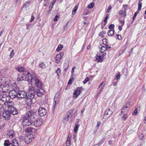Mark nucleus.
Wrapping results in <instances>:
<instances>
[{
	"label": "nucleus",
	"mask_w": 146,
	"mask_h": 146,
	"mask_svg": "<svg viewBox=\"0 0 146 146\" xmlns=\"http://www.w3.org/2000/svg\"><path fill=\"white\" fill-rule=\"evenodd\" d=\"M76 68L74 66L73 67L72 69V71L71 72L72 74L73 75L74 74V69H75Z\"/></svg>",
	"instance_id": "obj_59"
},
{
	"label": "nucleus",
	"mask_w": 146,
	"mask_h": 146,
	"mask_svg": "<svg viewBox=\"0 0 146 146\" xmlns=\"http://www.w3.org/2000/svg\"><path fill=\"white\" fill-rule=\"evenodd\" d=\"M11 86L13 90H16L15 89L17 90L18 88L16 84L15 83H14L11 85Z\"/></svg>",
	"instance_id": "obj_31"
},
{
	"label": "nucleus",
	"mask_w": 146,
	"mask_h": 146,
	"mask_svg": "<svg viewBox=\"0 0 146 146\" xmlns=\"http://www.w3.org/2000/svg\"><path fill=\"white\" fill-rule=\"evenodd\" d=\"M139 13V11H138L136 12L135 13L134 16L133 18V21H134V19L136 17V16H137V14Z\"/></svg>",
	"instance_id": "obj_39"
},
{
	"label": "nucleus",
	"mask_w": 146,
	"mask_h": 146,
	"mask_svg": "<svg viewBox=\"0 0 146 146\" xmlns=\"http://www.w3.org/2000/svg\"><path fill=\"white\" fill-rule=\"evenodd\" d=\"M32 129L30 127H29L27 129V131L28 132H30L32 131Z\"/></svg>",
	"instance_id": "obj_58"
},
{
	"label": "nucleus",
	"mask_w": 146,
	"mask_h": 146,
	"mask_svg": "<svg viewBox=\"0 0 146 146\" xmlns=\"http://www.w3.org/2000/svg\"><path fill=\"white\" fill-rule=\"evenodd\" d=\"M33 79L31 82L32 84H35L36 86L38 88H41L43 86L42 83L36 75L35 78H33Z\"/></svg>",
	"instance_id": "obj_3"
},
{
	"label": "nucleus",
	"mask_w": 146,
	"mask_h": 146,
	"mask_svg": "<svg viewBox=\"0 0 146 146\" xmlns=\"http://www.w3.org/2000/svg\"><path fill=\"white\" fill-rule=\"evenodd\" d=\"M124 19L122 21H119L120 22V23H121V26H123L124 24L125 21H124Z\"/></svg>",
	"instance_id": "obj_53"
},
{
	"label": "nucleus",
	"mask_w": 146,
	"mask_h": 146,
	"mask_svg": "<svg viewBox=\"0 0 146 146\" xmlns=\"http://www.w3.org/2000/svg\"><path fill=\"white\" fill-rule=\"evenodd\" d=\"M44 91L43 89L40 88L38 90L36 91H35V93L38 96H41L44 93Z\"/></svg>",
	"instance_id": "obj_18"
},
{
	"label": "nucleus",
	"mask_w": 146,
	"mask_h": 146,
	"mask_svg": "<svg viewBox=\"0 0 146 146\" xmlns=\"http://www.w3.org/2000/svg\"><path fill=\"white\" fill-rule=\"evenodd\" d=\"M32 136L33 135L30 134L25 137L24 141L26 144H29L34 139V137Z\"/></svg>",
	"instance_id": "obj_6"
},
{
	"label": "nucleus",
	"mask_w": 146,
	"mask_h": 146,
	"mask_svg": "<svg viewBox=\"0 0 146 146\" xmlns=\"http://www.w3.org/2000/svg\"><path fill=\"white\" fill-rule=\"evenodd\" d=\"M11 143H10L8 140H6L4 141V145L5 146H9Z\"/></svg>",
	"instance_id": "obj_28"
},
{
	"label": "nucleus",
	"mask_w": 146,
	"mask_h": 146,
	"mask_svg": "<svg viewBox=\"0 0 146 146\" xmlns=\"http://www.w3.org/2000/svg\"><path fill=\"white\" fill-rule=\"evenodd\" d=\"M121 76L120 73H119L117 75H116L115 76V78H114V79H115L116 78L117 79H119L120 78Z\"/></svg>",
	"instance_id": "obj_46"
},
{
	"label": "nucleus",
	"mask_w": 146,
	"mask_h": 146,
	"mask_svg": "<svg viewBox=\"0 0 146 146\" xmlns=\"http://www.w3.org/2000/svg\"><path fill=\"white\" fill-rule=\"evenodd\" d=\"M22 75L20 74L18 75L17 78L18 81H22L23 80L27 81H30L31 82L33 80V78H35L36 75L35 74H31L29 72L27 71L24 72L22 73Z\"/></svg>",
	"instance_id": "obj_2"
},
{
	"label": "nucleus",
	"mask_w": 146,
	"mask_h": 146,
	"mask_svg": "<svg viewBox=\"0 0 146 146\" xmlns=\"http://www.w3.org/2000/svg\"><path fill=\"white\" fill-rule=\"evenodd\" d=\"M7 106H8V109H11L12 108H15L13 107L14 106V103L12 102H9V101L7 102Z\"/></svg>",
	"instance_id": "obj_23"
},
{
	"label": "nucleus",
	"mask_w": 146,
	"mask_h": 146,
	"mask_svg": "<svg viewBox=\"0 0 146 146\" xmlns=\"http://www.w3.org/2000/svg\"><path fill=\"white\" fill-rule=\"evenodd\" d=\"M18 93L16 91V90H13L9 92L8 93V96L9 98L11 99H14L17 97Z\"/></svg>",
	"instance_id": "obj_7"
},
{
	"label": "nucleus",
	"mask_w": 146,
	"mask_h": 146,
	"mask_svg": "<svg viewBox=\"0 0 146 146\" xmlns=\"http://www.w3.org/2000/svg\"><path fill=\"white\" fill-rule=\"evenodd\" d=\"M7 136L10 138H13L15 135V133L13 130H9L7 132Z\"/></svg>",
	"instance_id": "obj_15"
},
{
	"label": "nucleus",
	"mask_w": 146,
	"mask_h": 146,
	"mask_svg": "<svg viewBox=\"0 0 146 146\" xmlns=\"http://www.w3.org/2000/svg\"><path fill=\"white\" fill-rule=\"evenodd\" d=\"M111 5H109L108 7V9L107 10V12L109 13L110 12V10L111 9Z\"/></svg>",
	"instance_id": "obj_55"
},
{
	"label": "nucleus",
	"mask_w": 146,
	"mask_h": 146,
	"mask_svg": "<svg viewBox=\"0 0 146 146\" xmlns=\"http://www.w3.org/2000/svg\"><path fill=\"white\" fill-rule=\"evenodd\" d=\"M139 137L140 139L142 140L143 139V134H140L139 136Z\"/></svg>",
	"instance_id": "obj_63"
},
{
	"label": "nucleus",
	"mask_w": 146,
	"mask_h": 146,
	"mask_svg": "<svg viewBox=\"0 0 146 146\" xmlns=\"http://www.w3.org/2000/svg\"><path fill=\"white\" fill-rule=\"evenodd\" d=\"M72 83V80L71 78L70 79L68 83V85L71 84Z\"/></svg>",
	"instance_id": "obj_62"
},
{
	"label": "nucleus",
	"mask_w": 146,
	"mask_h": 146,
	"mask_svg": "<svg viewBox=\"0 0 146 146\" xmlns=\"http://www.w3.org/2000/svg\"><path fill=\"white\" fill-rule=\"evenodd\" d=\"M2 115L3 117L5 119H9L11 116L10 111L8 110L4 111Z\"/></svg>",
	"instance_id": "obj_8"
},
{
	"label": "nucleus",
	"mask_w": 146,
	"mask_h": 146,
	"mask_svg": "<svg viewBox=\"0 0 146 146\" xmlns=\"http://www.w3.org/2000/svg\"><path fill=\"white\" fill-rule=\"evenodd\" d=\"M53 5H51L49 6V11H50L51 10H52V9L53 7Z\"/></svg>",
	"instance_id": "obj_60"
},
{
	"label": "nucleus",
	"mask_w": 146,
	"mask_h": 146,
	"mask_svg": "<svg viewBox=\"0 0 146 146\" xmlns=\"http://www.w3.org/2000/svg\"><path fill=\"white\" fill-rule=\"evenodd\" d=\"M7 79V78L6 77H3L0 78V82L2 84H3L6 80Z\"/></svg>",
	"instance_id": "obj_25"
},
{
	"label": "nucleus",
	"mask_w": 146,
	"mask_h": 146,
	"mask_svg": "<svg viewBox=\"0 0 146 146\" xmlns=\"http://www.w3.org/2000/svg\"><path fill=\"white\" fill-rule=\"evenodd\" d=\"M79 127V125H76L75 126L74 128V131L75 132H76L78 130V129Z\"/></svg>",
	"instance_id": "obj_42"
},
{
	"label": "nucleus",
	"mask_w": 146,
	"mask_h": 146,
	"mask_svg": "<svg viewBox=\"0 0 146 146\" xmlns=\"http://www.w3.org/2000/svg\"><path fill=\"white\" fill-rule=\"evenodd\" d=\"M26 103L28 105H30L33 103V99L31 98L26 97Z\"/></svg>",
	"instance_id": "obj_22"
},
{
	"label": "nucleus",
	"mask_w": 146,
	"mask_h": 146,
	"mask_svg": "<svg viewBox=\"0 0 146 146\" xmlns=\"http://www.w3.org/2000/svg\"><path fill=\"white\" fill-rule=\"evenodd\" d=\"M9 82L8 81H7L6 80L5 81V82L3 84H4V85H5V86H9Z\"/></svg>",
	"instance_id": "obj_48"
},
{
	"label": "nucleus",
	"mask_w": 146,
	"mask_h": 146,
	"mask_svg": "<svg viewBox=\"0 0 146 146\" xmlns=\"http://www.w3.org/2000/svg\"><path fill=\"white\" fill-rule=\"evenodd\" d=\"M42 123V119L37 118L36 120L32 121V125H34L36 127L39 126Z\"/></svg>",
	"instance_id": "obj_12"
},
{
	"label": "nucleus",
	"mask_w": 146,
	"mask_h": 146,
	"mask_svg": "<svg viewBox=\"0 0 146 146\" xmlns=\"http://www.w3.org/2000/svg\"><path fill=\"white\" fill-rule=\"evenodd\" d=\"M10 111L11 114L13 115H17L18 113L17 110L15 108H12L11 109H9L8 110Z\"/></svg>",
	"instance_id": "obj_19"
},
{
	"label": "nucleus",
	"mask_w": 146,
	"mask_h": 146,
	"mask_svg": "<svg viewBox=\"0 0 146 146\" xmlns=\"http://www.w3.org/2000/svg\"><path fill=\"white\" fill-rule=\"evenodd\" d=\"M36 113L33 111H29L24 116L22 124L24 126H28L32 124V119L36 116Z\"/></svg>",
	"instance_id": "obj_1"
},
{
	"label": "nucleus",
	"mask_w": 146,
	"mask_h": 146,
	"mask_svg": "<svg viewBox=\"0 0 146 146\" xmlns=\"http://www.w3.org/2000/svg\"><path fill=\"white\" fill-rule=\"evenodd\" d=\"M142 7V4L141 3H139L138 4V10L139 11H140L141 10Z\"/></svg>",
	"instance_id": "obj_43"
},
{
	"label": "nucleus",
	"mask_w": 146,
	"mask_h": 146,
	"mask_svg": "<svg viewBox=\"0 0 146 146\" xmlns=\"http://www.w3.org/2000/svg\"><path fill=\"white\" fill-rule=\"evenodd\" d=\"M104 142V140L103 139L102 140L100 141L98 143V144L99 145H101L102 144L103 142Z\"/></svg>",
	"instance_id": "obj_64"
},
{
	"label": "nucleus",
	"mask_w": 146,
	"mask_h": 146,
	"mask_svg": "<svg viewBox=\"0 0 146 146\" xmlns=\"http://www.w3.org/2000/svg\"><path fill=\"white\" fill-rule=\"evenodd\" d=\"M60 95V92H57L55 95V97L54 98V99L58 100V98L59 97Z\"/></svg>",
	"instance_id": "obj_34"
},
{
	"label": "nucleus",
	"mask_w": 146,
	"mask_h": 146,
	"mask_svg": "<svg viewBox=\"0 0 146 146\" xmlns=\"http://www.w3.org/2000/svg\"><path fill=\"white\" fill-rule=\"evenodd\" d=\"M94 5V4L93 3H91L88 5V8L89 9H92L93 8Z\"/></svg>",
	"instance_id": "obj_36"
},
{
	"label": "nucleus",
	"mask_w": 146,
	"mask_h": 146,
	"mask_svg": "<svg viewBox=\"0 0 146 146\" xmlns=\"http://www.w3.org/2000/svg\"><path fill=\"white\" fill-rule=\"evenodd\" d=\"M64 53L63 52H61L56 55L55 59V62L57 64H58L60 62L62 57L64 56Z\"/></svg>",
	"instance_id": "obj_9"
},
{
	"label": "nucleus",
	"mask_w": 146,
	"mask_h": 146,
	"mask_svg": "<svg viewBox=\"0 0 146 146\" xmlns=\"http://www.w3.org/2000/svg\"><path fill=\"white\" fill-rule=\"evenodd\" d=\"M71 117L72 116H70L68 114H65L62 120V122L63 123L65 124L68 122V119Z\"/></svg>",
	"instance_id": "obj_16"
},
{
	"label": "nucleus",
	"mask_w": 146,
	"mask_h": 146,
	"mask_svg": "<svg viewBox=\"0 0 146 146\" xmlns=\"http://www.w3.org/2000/svg\"><path fill=\"white\" fill-rule=\"evenodd\" d=\"M9 146H19L18 141L16 138L13 139Z\"/></svg>",
	"instance_id": "obj_20"
},
{
	"label": "nucleus",
	"mask_w": 146,
	"mask_h": 146,
	"mask_svg": "<svg viewBox=\"0 0 146 146\" xmlns=\"http://www.w3.org/2000/svg\"><path fill=\"white\" fill-rule=\"evenodd\" d=\"M38 112L39 115L43 116L46 114L47 111L45 108L41 107L39 108Z\"/></svg>",
	"instance_id": "obj_5"
},
{
	"label": "nucleus",
	"mask_w": 146,
	"mask_h": 146,
	"mask_svg": "<svg viewBox=\"0 0 146 146\" xmlns=\"http://www.w3.org/2000/svg\"><path fill=\"white\" fill-rule=\"evenodd\" d=\"M123 7L124 8V9H125L124 10L126 11V10L128 8V6L127 5H124L123 6Z\"/></svg>",
	"instance_id": "obj_56"
},
{
	"label": "nucleus",
	"mask_w": 146,
	"mask_h": 146,
	"mask_svg": "<svg viewBox=\"0 0 146 146\" xmlns=\"http://www.w3.org/2000/svg\"><path fill=\"white\" fill-rule=\"evenodd\" d=\"M108 15H107L106 17L104 19V23H107V20H108Z\"/></svg>",
	"instance_id": "obj_54"
},
{
	"label": "nucleus",
	"mask_w": 146,
	"mask_h": 146,
	"mask_svg": "<svg viewBox=\"0 0 146 146\" xmlns=\"http://www.w3.org/2000/svg\"><path fill=\"white\" fill-rule=\"evenodd\" d=\"M89 80V79L87 77L85 79V80L83 82V83L84 84H86Z\"/></svg>",
	"instance_id": "obj_45"
},
{
	"label": "nucleus",
	"mask_w": 146,
	"mask_h": 146,
	"mask_svg": "<svg viewBox=\"0 0 146 146\" xmlns=\"http://www.w3.org/2000/svg\"><path fill=\"white\" fill-rule=\"evenodd\" d=\"M118 14L119 15L121 16L124 19H125L127 15L126 12L125 10H120L118 13Z\"/></svg>",
	"instance_id": "obj_21"
},
{
	"label": "nucleus",
	"mask_w": 146,
	"mask_h": 146,
	"mask_svg": "<svg viewBox=\"0 0 146 146\" xmlns=\"http://www.w3.org/2000/svg\"><path fill=\"white\" fill-rule=\"evenodd\" d=\"M113 112L111 111L110 109L106 110L105 112L103 119H107L109 118L110 115L112 114Z\"/></svg>",
	"instance_id": "obj_13"
},
{
	"label": "nucleus",
	"mask_w": 146,
	"mask_h": 146,
	"mask_svg": "<svg viewBox=\"0 0 146 146\" xmlns=\"http://www.w3.org/2000/svg\"><path fill=\"white\" fill-rule=\"evenodd\" d=\"M74 111V110H71L69 111L68 113H66V114H68L69 115H71V116L73 114V111Z\"/></svg>",
	"instance_id": "obj_38"
},
{
	"label": "nucleus",
	"mask_w": 146,
	"mask_h": 146,
	"mask_svg": "<svg viewBox=\"0 0 146 146\" xmlns=\"http://www.w3.org/2000/svg\"><path fill=\"white\" fill-rule=\"evenodd\" d=\"M35 94V92L33 90H29L28 93H27V98H29L34 99Z\"/></svg>",
	"instance_id": "obj_14"
},
{
	"label": "nucleus",
	"mask_w": 146,
	"mask_h": 146,
	"mask_svg": "<svg viewBox=\"0 0 146 146\" xmlns=\"http://www.w3.org/2000/svg\"><path fill=\"white\" fill-rule=\"evenodd\" d=\"M16 69L19 72H23L25 69V68L23 67L18 66L15 67Z\"/></svg>",
	"instance_id": "obj_24"
},
{
	"label": "nucleus",
	"mask_w": 146,
	"mask_h": 146,
	"mask_svg": "<svg viewBox=\"0 0 146 146\" xmlns=\"http://www.w3.org/2000/svg\"><path fill=\"white\" fill-rule=\"evenodd\" d=\"M61 70L60 68H57V70L56 71V73L57 74V75H58L60 73Z\"/></svg>",
	"instance_id": "obj_41"
},
{
	"label": "nucleus",
	"mask_w": 146,
	"mask_h": 146,
	"mask_svg": "<svg viewBox=\"0 0 146 146\" xmlns=\"http://www.w3.org/2000/svg\"><path fill=\"white\" fill-rule=\"evenodd\" d=\"M14 50L13 49L11 52L10 54V58H12L14 55Z\"/></svg>",
	"instance_id": "obj_40"
},
{
	"label": "nucleus",
	"mask_w": 146,
	"mask_h": 146,
	"mask_svg": "<svg viewBox=\"0 0 146 146\" xmlns=\"http://www.w3.org/2000/svg\"><path fill=\"white\" fill-rule=\"evenodd\" d=\"M78 9V6H75L72 11V14L73 15H74L76 13V11Z\"/></svg>",
	"instance_id": "obj_33"
},
{
	"label": "nucleus",
	"mask_w": 146,
	"mask_h": 146,
	"mask_svg": "<svg viewBox=\"0 0 146 146\" xmlns=\"http://www.w3.org/2000/svg\"><path fill=\"white\" fill-rule=\"evenodd\" d=\"M102 56H97L96 57V60H98V63L102 62Z\"/></svg>",
	"instance_id": "obj_26"
},
{
	"label": "nucleus",
	"mask_w": 146,
	"mask_h": 146,
	"mask_svg": "<svg viewBox=\"0 0 146 146\" xmlns=\"http://www.w3.org/2000/svg\"><path fill=\"white\" fill-rule=\"evenodd\" d=\"M128 116L127 114H125L122 117V119L124 121L126 120L128 118Z\"/></svg>",
	"instance_id": "obj_32"
},
{
	"label": "nucleus",
	"mask_w": 146,
	"mask_h": 146,
	"mask_svg": "<svg viewBox=\"0 0 146 146\" xmlns=\"http://www.w3.org/2000/svg\"><path fill=\"white\" fill-rule=\"evenodd\" d=\"M62 47L63 46L62 45H59L56 49V51L57 52L59 51L60 50L62 49Z\"/></svg>",
	"instance_id": "obj_35"
},
{
	"label": "nucleus",
	"mask_w": 146,
	"mask_h": 146,
	"mask_svg": "<svg viewBox=\"0 0 146 146\" xmlns=\"http://www.w3.org/2000/svg\"><path fill=\"white\" fill-rule=\"evenodd\" d=\"M137 108H136L134 111L133 112L132 114L134 115H136L137 113Z\"/></svg>",
	"instance_id": "obj_47"
},
{
	"label": "nucleus",
	"mask_w": 146,
	"mask_h": 146,
	"mask_svg": "<svg viewBox=\"0 0 146 146\" xmlns=\"http://www.w3.org/2000/svg\"><path fill=\"white\" fill-rule=\"evenodd\" d=\"M82 91L81 88H78L75 90L73 94V97L76 98H77V96H79Z\"/></svg>",
	"instance_id": "obj_17"
},
{
	"label": "nucleus",
	"mask_w": 146,
	"mask_h": 146,
	"mask_svg": "<svg viewBox=\"0 0 146 146\" xmlns=\"http://www.w3.org/2000/svg\"><path fill=\"white\" fill-rule=\"evenodd\" d=\"M9 89V86H5L4 84L0 85V92L5 93L7 92Z\"/></svg>",
	"instance_id": "obj_11"
},
{
	"label": "nucleus",
	"mask_w": 146,
	"mask_h": 146,
	"mask_svg": "<svg viewBox=\"0 0 146 146\" xmlns=\"http://www.w3.org/2000/svg\"><path fill=\"white\" fill-rule=\"evenodd\" d=\"M39 66L40 68H44L45 67V65L43 63H41V64H40L39 65Z\"/></svg>",
	"instance_id": "obj_37"
},
{
	"label": "nucleus",
	"mask_w": 146,
	"mask_h": 146,
	"mask_svg": "<svg viewBox=\"0 0 146 146\" xmlns=\"http://www.w3.org/2000/svg\"><path fill=\"white\" fill-rule=\"evenodd\" d=\"M128 107L126 105L124 106L123 108L122 109V110H125V112L127 110H126V109L128 108Z\"/></svg>",
	"instance_id": "obj_52"
},
{
	"label": "nucleus",
	"mask_w": 146,
	"mask_h": 146,
	"mask_svg": "<svg viewBox=\"0 0 146 146\" xmlns=\"http://www.w3.org/2000/svg\"><path fill=\"white\" fill-rule=\"evenodd\" d=\"M17 94V97L20 99L26 97L27 93L24 91L20 90L19 91Z\"/></svg>",
	"instance_id": "obj_10"
},
{
	"label": "nucleus",
	"mask_w": 146,
	"mask_h": 146,
	"mask_svg": "<svg viewBox=\"0 0 146 146\" xmlns=\"http://www.w3.org/2000/svg\"><path fill=\"white\" fill-rule=\"evenodd\" d=\"M29 2L28 1H27L23 5V7L26 8L28 6V5L29 4Z\"/></svg>",
	"instance_id": "obj_44"
},
{
	"label": "nucleus",
	"mask_w": 146,
	"mask_h": 146,
	"mask_svg": "<svg viewBox=\"0 0 146 146\" xmlns=\"http://www.w3.org/2000/svg\"><path fill=\"white\" fill-rule=\"evenodd\" d=\"M0 100L3 102H7L9 100V97L7 94H0Z\"/></svg>",
	"instance_id": "obj_4"
},
{
	"label": "nucleus",
	"mask_w": 146,
	"mask_h": 146,
	"mask_svg": "<svg viewBox=\"0 0 146 146\" xmlns=\"http://www.w3.org/2000/svg\"><path fill=\"white\" fill-rule=\"evenodd\" d=\"M5 125V124L3 123H2L1 125H0V130L2 129L4 127Z\"/></svg>",
	"instance_id": "obj_51"
},
{
	"label": "nucleus",
	"mask_w": 146,
	"mask_h": 146,
	"mask_svg": "<svg viewBox=\"0 0 146 146\" xmlns=\"http://www.w3.org/2000/svg\"><path fill=\"white\" fill-rule=\"evenodd\" d=\"M58 100H55V99H54V102L53 103V106H54V107H55V105H56V104L57 101H58Z\"/></svg>",
	"instance_id": "obj_57"
},
{
	"label": "nucleus",
	"mask_w": 146,
	"mask_h": 146,
	"mask_svg": "<svg viewBox=\"0 0 146 146\" xmlns=\"http://www.w3.org/2000/svg\"><path fill=\"white\" fill-rule=\"evenodd\" d=\"M103 33H105L103 31L100 33L99 35L100 36H101V37L102 38L103 37H104V35H102Z\"/></svg>",
	"instance_id": "obj_61"
},
{
	"label": "nucleus",
	"mask_w": 146,
	"mask_h": 146,
	"mask_svg": "<svg viewBox=\"0 0 146 146\" xmlns=\"http://www.w3.org/2000/svg\"><path fill=\"white\" fill-rule=\"evenodd\" d=\"M114 27V25L113 24H111L109 27L108 28L110 29H113Z\"/></svg>",
	"instance_id": "obj_49"
},
{
	"label": "nucleus",
	"mask_w": 146,
	"mask_h": 146,
	"mask_svg": "<svg viewBox=\"0 0 146 146\" xmlns=\"http://www.w3.org/2000/svg\"><path fill=\"white\" fill-rule=\"evenodd\" d=\"M69 66L68 63H65L64 64L63 68L64 71H66L67 70Z\"/></svg>",
	"instance_id": "obj_27"
},
{
	"label": "nucleus",
	"mask_w": 146,
	"mask_h": 146,
	"mask_svg": "<svg viewBox=\"0 0 146 146\" xmlns=\"http://www.w3.org/2000/svg\"><path fill=\"white\" fill-rule=\"evenodd\" d=\"M59 18V17L58 16V15H56L55 16L54 18L53 19V21H57L58 20Z\"/></svg>",
	"instance_id": "obj_50"
},
{
	"label": "nucleus",
	"mask_w": 146,
	"mask_h": 146,
	"mask_svg": "<svg viewBox=\"0 0 146 146\" xmlns=\"http://www.w3.org/2000/svg\"><path fill=\"white\" fill-rule=\"evenodd\" d=\"M114 30L111 29L109 31L108 33V35L111 36L114 34Z\"/></svg>",
	"instance_id": "obj_30"
},
{
	"label": "nucleus",
	"mask_w": 146,
	"mask_h": 146,
	"mask_svg": "<svg viewBox=\"0 0 146 146\" xmlns=\"http://www.w3.org/2000/svg\"><path fill=\"white\" fill-rule=\"evenodd\" d=\"M106 50H107L105 46H102L101 47L100 52L102 53Z\"/></svg>",
	"instance_id": "obj_29"
}]
</instances>
